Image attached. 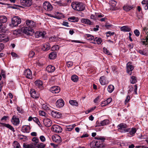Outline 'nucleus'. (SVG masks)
<instances>
[{
    "label": "nucleus",
    "mask_w": 148,
    "mask_h": 148,
    "mask_svg": "<svg viewBox=\"0 0 148 148\" xmlns=\"http://www.w3.org/2000/svg\"><path fill=\"white\" fill-rule=\"evenodd\" d=\"M32 141L34 142L35 143V144H34V145H35L39 142V140L37 137H34L32 139Z\"/></svg>",
    "instance_id": "obj_46"
},
{
    "label": "nucleus",
    "mask_w": 148,
    "mask_h": 148,
    "mask_svg": "<svg viewBox=\"0 0 148 148\" xmlns=\"http://www.w3.org/2000/svg\"><path fill=\"white\" fill-rule=\"evenodd\" d=\"M68 20L71 22H77L79 21V18L77 17L73 16L69 18Z\"/></svg>",
    "instance_id": "obj_22"
},
{
    "label": "nucleus",
    "mask_w": 148,
    "mask_h": 148,
    "mask_svg": "<svg viewBox=\"0 0 148 148\" xmlns=\"http://www.w3.org/2000/svg\"><path fill=\"white\" fill-rule=\"evenodd\" d=\"M131 83L134 84L137 82L136 77L134 76H132L131 77V79L130 80Z\"/></svg>",
    "instance_id": "obj_36"
},
{
    "label": "nucleus",
    "mask_w": 148,
    "mask_h": 148,
    "mask_svg": "<svg viewBox=\"0 0 148 148\" xmlns=\"http://www.w3.org/2000/svg\"><path fill=\"white\" fill-rule=\"evenodd\" d=\"M134 33L135 36L137 37L139 36L140 33L139 30L138 29H135L134 31Z\"/></svg>",
    "instance_id": "obj_52"
},
{
    "label": "nucleus",
    "mask_w": 148,
    "mask_h": 148,
    "mask_svg": "<svg viewBox=\"0 0 148 148\" xmlns=\"http://www.w3.org/2000/svg\"><path fill=\"white\" fill-rule=\"evenodd\" d=\"M50 48V46L49 43H46L44 44L42 48V49L44 51H47Z\"/></svg>",
    "instance_id": "obj_18"
},
{
    "label": "nucleus",
    "mask_w": 148,
    "mask_h": 148,
    "mask_svg": "<svg viewBox=\"0 0 148 148\" xmlns=\"http://www.w3.org/2000/svg\"><path fill=\"white\" fill-rule=\"evenodd\" d=\"M26 24L28 27L32 29L34 28L37 26V24L36 23L32 21H26Z\"/></svg>",
    "instance_id": "obj_7"
},
{
    "label": "nucleus",
    "mask_w": 148,
    "mask_h": 148,
    "mask_svg": "<svg viewBox=\"0 0 148 148\" xmlns=\"http://www.w3.org/2000/svg\"><path fill=\"white\" fill-rule=\"evenodd\" d=\"M43 122L45 126L49 127L51 125L52 122L50 119L45 118L43 119Z\"/></svg>",
    "instance_id": "obj_12"
},
{
    "label": "nucleus",
    "mask_w": 148,
    "mask_h": 148,
    "mask_svg": "<svg viewBox=\"0 0 148 148\" xmlns=\"http://www.w3.org/2000/svg\"><path fill=\"white\" fill-rule=\"evenodd\" d=\"M110 121L108 119H105L103 121H101L100 124L102 126L108 125Z\"/></svg>",
    "instance_id": "obj_29"
},
{
    "label": "nucleus",
    "mask_w": 148,
    "mask_h": 148,
    "mask_svg": "<svg viewBox=\"0 0 148 148\" xmlns=\"http://www.w3.org/2000/svg\"><path fill=\"white\" fill-rule=\"evenodd\" d=\"M64 105V102L62 99H60L57 101L56 103L57 106L59 108L62 107Z\"/></svg>",
    "instance_id": "obj_14"
},
{
    "label": "nucleus",
    "mask_w": 148,
    "mask_h": 148,
    "mask_svg": "<svg viewBox=\"0 0 148 148\" xmlns=\"http://www.w3.org/2000/svg\"><path fill=\"white\" fill-rule=\"evenodd\" d=\"M40 139L42 142H44L45 140V138L43 136H41L40 137Z\"/></svg>",
    "instance_id": "obj_60"
},
{
    "label": "nucleus",
    "mask_w": 148,
    "mask_h": 148,
    "mask_svg": "<svg viewBox=\"0 0 148 148\" xmlns=\"http://www.w3.org/2000/svg\"><path fill=\"white\" fill-rule=\"evenodd\" d=\"M94 41L96 42L98 44H100L102 41L101 38L97 37H96L94 39Z\"/></svg>",
    "instance_id": "obj_40"
},
{
    "label": "nucleus",
    "mask_w": 148,
    "mask_h": 148,
    "mask_svg": "<svg viewBox=\"0 0 148 148\" xmlns=\"http://www.w3.org/2000/svg\"><path fill=\"white\" fill-rule=\"evenodd\" d=\"M35 54V53L33 51H30L29 54V57L30 58H32L34 57Z\"/></svg>",
    "instance_id": "obj_50"
},
{
    "label": "nucleus",
    "mask_w": 148,
    "mask_h": 148,
    "mask_svg": "<svg viewBox=\"0 0 148 148\" xmlns=\"http://www.w3.org/2000/svg\"><path fill=\"white\" fill-rule=\"evenodd\" d=\"M14 144L15 145L14 146L16 148H21V147L19 143L17 141H14Z\"/></svg>",
    "instance_id": "obj_48"
},
{
    "label": "nucleus",
    "mask_w": 148,
    "mask_h": 148,
    "mask_svg": "<svg viewBox=\"0 0 148 148\" xmlns=\"http://www.w3.org/2000/svg\"><path fill=\"white\" fill-rule=\"evenodd\" d=\"M96 107H92L90 109L88 110L86 112V114H88L89 112L92 111L93 110H94L96 108Z\"/></svg>",
    "instance_id": "obj_53"
},
{
    "label": "nucleus",
    "mask_w": 148,
    "mask_h": 148,
    "mask_svg": "<svg viewBox=\"0 0 148 148\" xmlns=\"http://www.w3.org/2000/svg\"><path fill=\"white\" fill-rule=\"evenodd\" d=\"M148 41H147V40H146V41H145L143 40L142 39H141V42L142 43L143 45H147V44H148Z\"/></svg>",
    "instance_id": "obj_58"
},
{
    "label": "nucleus",
    "mask_w": 148,
    "mask_h": 148,
    "mask_svg": "<svg viewBox=\"0 0 148 148\" xmlns=\"http://www.w3.org/2000/svg\"><path fill=\"white\" fill-rule=\"evenodd\" d=\"M133 7L132 6L127 5H125L123 7V10L126 11H129Z\"/></svg>",
    "instance_id": "obj_32"
},
{
    "label": "nucleus",
    "mask_w": 148,
    "mask_h": 148,
    "mask_svg": "<svg viewBox=\"0 0 148 148\" xmlns=\"http://www.w3.org/2000/svg\"><path fill=\"white\" fill-rule=\"evenodd\" d=\"M114 89V86L112 85H109L108 87V90L109 92L111 93Z\"/></svg>",
    "instance_id": "obj_33"
},
{
    "label": "nucleus",
    "mask_w": 148,
    "mask_h": 148,
    "mask_svg": "<svg viewBox=\"0 0 148 148\" xmlns=\"http://www.w3.org/2000/svg\"><path fill=\"white\" fill-rule=\"evenodd\" d=\"M71 79L74 82H77L78 80V77L76 75H73L71 77Z\"/></svg>",
    "instance_id": "obj_31"
},
{
    "label": "nucleus",
    "mask_w": 148,
    "mask_h": 148,
    "mask_svg": "<svg viewBox=\"0 0 148 148\" xmlns=\"http://www.w3.org/2000/svg\"><path fill=\"white\" fill-rule=\"evenodd\" d=\"M134 68L131 64V63L129 62L127 64V73L131 75L132 73V71L133 70Z\"/></svg>",
    "instance_id": "obj_8"
},
{
    "label": "nucleus",
    "mask_w": 148,
    "mask_h": 148,
    "mask_svg": "<svg viewBox=\"0 0 148 148\" xmlns=\"http://www.w3.org/2000/svg\"><path fill=\"white\" fill-rule=\"evenodd\" d=\"M46 71L49 73L53 72L55 70V67L51 65H49L46 68Z\"/></svg>",
    "instance_id": "obj_16"
},
{
    "label": "nucleus",
    "mask_w": 148,
    "mask_h": 148,
    "mask_svg": "<svg viewBox=\"0 0 148 148\" xmlns=\"http://www.w3.org/2000/svg\"><path fill=\"white\" fill-rule=\"evenodd\" d=\"M7 21V18L4 16H2L0 17V22L2 23H5Z\"/></svg>",
    "instance_id": "obj_34"
},
{
    "label": "nucleus",
    "mask_w": 148,
    "mask_h": 148,
    "mask_svg": "<svg viewBox=\"0 0 148 148\" xmlns=\"http://www.w3.org/2000/svg\"><path fill=\"white\" fill-rule=\"evenodd\" d=\"M31 95L32 97L33 98H37L38 96L36 94V91L34 89H32L31 90Z\"/></svg>",
    "instance_id": "obj_24"
},
{
    "label": "nucleus",
    "mask_w": 148,
    "mask_h": 148,
    "mask_svg": "<svg viewBox=\"0 0 148 148\" xmlns=\"http://www.w3.org/2000/svg\"><path fill=\"white\" fill-rule=\"evenodd\" d=\"M43 7L46 10L50 11L53 9V7L51 4L48 2L45 1L43 4Z\"/></svg>",
    "instance_id": "obj_4"
},
{
    "label": "nucleus",
    "mask_w": 148,
    "mask_h": 148,
    "mask_svg": "<svg viewBox=\"0 0 148 148\" xmlns=\"http://www.w3.org/2000/svg\"><path fill=\"white\" fill-rule=\"evenodd\" d=\"M60 88L58 86H56L51 87L50 89V90L52 93H57L60 91Z\"/></svg>",
    "instance_id": "obj_9"
},
{
    "label": "nucleus",
    "mask_w": 148,
    "mask_h": 148,
    "mask_svg": "<svg viewBox=\"0 0 148 148\" xmlns=\"http://www.w3.org/2000/svg\"><path fill=\"white\" fill-rule=\"evenodd\" d=\"M118 130L119 131L121 132H127L129 131V129L127 128V127L125 128H118Z\"/></svg>",
    "instance_id": "obj_37"
},
{
    "label": "nucleus",
    "mask_w": 148,
    "mask_h": 148,
    "mask_svg": "<svg viewBox=\"0 0 148 148\" xmlns=\"http://www.w3.org/2000/svg\"><path fill=\"white\" fill-rule=\"evenodd\" d=\"M66 65L68 67H70L73 65V62L71 61H68L67 62Z\"/></svg>",
    "instance_id": "obj_54"
},
{
    "label": "nucleus",
    "mask_w": 148,
    "mask_h": 148,
    "mask_svg": "<svg viewBox=\"0 0 148 148\" xmlns=\"http://www.w3.org/2000/svg\"><path fill=\"white\" fill-rule=\"evenodd\" d=\"M99 81L101 84L103 85L107 84L108 82L106 80V78L103 76H101L99 79Z\"/></svg>",
    "instance_id": "obj_13"
},
{
    "label": "nucleus",
    "mask_w": 148,
    "mask_h": 148,
    "mask_svg": "<svg viewBox=\"0 0 148 148\" xmlns=\"http://www.w3.org/2000/svg\"><path fill=\"white\" fill-rule=\"evenodd\" d=\"M21 31L23 33L27 35H30L31 33L33 32V29L28 27H24L21 29Z\"/></svg>",
    "instance_id": "obj_3"
},
{
    "label": "nucleus",
    "mask_w": 148,
    "mask_h": 148,
    "mask_svg": "<svg viewBox=\"0 0 148 148\" xmlns=\"http://www.w3.org/2000/svg\"><path fill=\"white\" fill-rule=\"evenodd\" d=\"M56 52L55 51L53 52L50 53L49 55V58L51 59H54L56 57Z\"/></svg>",
    "instance_id": "obj_25"
},
{
    "label": "nucleus",
    "mask_w": 148,
    "mask_h": 148,
    "mask_svg": "<svg viewBox=\"0 0 148 148\" xmlns=\"http://www.w3.org/2000/svg\"><path fill=\"white\" fill-rule=\"evenodd\" d=\"M130 97L129 95H127V96L126 98V99L125 100V103L126 104V103H128L129 101L130 100Z\"/></svg>",
    "instance_id": "obj_62"
},
{
    "label": "nucleus",
    "mask_w": 148,
    "mask_h": 148,
    "mask_svg": "<svg viewBox=\"0 0 148 148\" xmlns=\"http://www.w3.org/2000/svg\"><path fill=\"white\" fill-rule=\"evenodd\" d=\"M114 34V32H108L106 33V36L107 37H109L113 35Z\"/></svg>",
    "instance_id": "obj_56"
},
{
    "label": "nucleus",
    "mask_w": 148,
    "mask_h": 148,
    "mask_svg": "<svg viewBox=\"0 0 148 148\" xmlns=\"http://www.w3.org/2000/svg\"><path fill=\"white\" fill-rule=\"evenodd\" d=\"M59 49V47L58 45L53 46L51 48V49L53 51L58 50Z\"/></svg>",
    "instance_id": "obj_55"
},
{
    "label": "nucleus",
    "mask_w": 148,
    "mask_h": 148,
    "mask_svg": "<svg viewBox=\"0 0 148 148\" xmlns=\"http://www.w3.org/2000/svg\"><path fill=\"white\" fill-rule=\"evenodd\" d=\"M96 16L99 18H101L104 16V15L103 14L99 13L96 14Z\"/></svg>",
    "instance_id": "obj_61"
},
{
    "label": "nucleus",
    "mask_w": 148,
    "mask_h": 148,
    "mask_svg": "<svg viewBox=\"0 0 148 148\" xmlns=\"http://www.w3.org/2000/svg\"><path fill=\"white\" fill-rule=\"evenodd\" d=\"M0 32H5V28L3 27L1 25H0Z\"/></svg>",
    "instance_id": "obj_57"
},
{
    "label": "nucleus",
    "mask_w": 148,
    "mask_h": 148,
    "mask_svg": "<svg viewBox=\"0 0 148 148\" xmlns=\"http://www.w3.org/2000/svg\"><path fill=\"white\" fill-rule=\"evenodd\" d=\"M21 18L17 16H14L12 18V24L14 27L17 26L18 25L21 23Z\"/></svg>",
    "instance_id": "obj_2"
},
{
    "label": "nucleus",
    "mask_w": 148,
    "mask_h": 148,
    "mask_svg": "<svg viewBox=\"0 0 148 148\" xmlns=\"http://www.w3.org/2000/svg\"><path fill=\"white\" fill-rule=\"evenodd\" d=\"M45 145L43 143H41L37 145L36 147L38 148H44L45 147Z\"/></svg>",
    "instance_id": "obj_42"
},
{
    "label": "nucleus",
    "mask_w": 148,
    "mask_h": 148,
    "mask_svg": "<svg viewBox=\"0 0 148 148\" xmlns=\"http://www.w3.org/2000/svg\"><path fill=\"white\" fill-rule=\"evenodd\" d=\"M39 113L40 115L42 116H44L46 117L47 115V114H46V113L43 111H39Z\"/></svg>",
    "instance_id": "obj_47"
},
{
    "label": "nucleus",
    "mask_w": 148,
    "mask_h": 148,
    "mask_svg": "<svg viewBox=\"0 0 148 148\" xmlns=\"http://www.w3.org/2000/svg\"><path fill=\"white\" fill-rule=\"evenodd\" d=\"M5 35L4 34H0V42L3 41H8V39H6L5 38Z\"/></svg>",
    "instance_id": "obj_28"
},
{
    "label": "nucleus",
    "mask_w": 148,
    "mask_h": 148,
    "mask_svg": "<svg viewBox=\"0 0 148 148\" xmlns=\"http://www.w3.org/2000/svg\"><path fill=\"white\" fill-rule=\"evenodd\" d=\"M69 103L71 105L73 106H78L77 102L75 100H70L69 101Z\"/></svg>",
    "instance_id": "obj_35"
},
{
    "label": "nucleus",
    "mask_w": 148,
    "mask_h": 148,
    "mask_svg": "<svg viewBox=\"0 0 148 148\" xmlns=\"http://www.w3.org/2000/svg\"><path fill=\"white\" fill-rule=\"evenodd\" d=\"M101 142L100 140L96 141L95 142V145L94 146L93 148H95V147H99L100 146L101 144Z\"/></svg>",
    "instance_id": "obj_38"
},
{
    "label": "nucleus",
    "mask_w": 148,
    "mask_h": 148,
    "mask_svg": "<svg viewBox=\"0 0 148 148\" xmlns=\"http://www.w3.org/2000/svg\"><path fill=\"white\" fill-rule=\"evenodd\" d=\"M75 126L76 125L75 124H73L71 125L67 126L66 130V131H71Z\"/></svg>",
    "instance_id": "obj_27"
},
{
    "label": "nucleus",
    "mask_w": 148,
    "mask_h": 148,
    "mask_svg": "<svg viewBox=\"0 0 148 148\" xmlns=\"http://www.w3.org/2000/svg\"><path fill=\"white\" fill-rule=\"evenodd\" d=\"M30 130V127L29 126H24L22 127L23 132L25 133H29Z\"/></svg>",
    "instance_id": "obj_26"
},
{
    "label": "nucleus",
    "mask_w": 148,
    "mask_h": 148,
    "mask_svg": "<svg viewBox=\"0 0 148 148\" xmlns=\"http://www.w3.org/2000/svg\"><path fill=\"white\" fill-rule=\"evenodd\" d=\"M24 75L28 79L32 78V73L31 71L29 69H26L24 72Z\"/></svg>",
    "instance_id": "obj_11"
},
{
    "label": "nucleus",
    "mask_w": 148,
    "mask_h": 148,
    "mask_svg": "<svg viewBox=\"0 0 148 148\" xmlns=\"http://www.w3.org/2000/svg\"><path fill=\"white\" fill-rule=\"evenodd\" d=\"M34 84L36 87L40 88L42 86L43 83L42 81L39 80H36L34 82Z\"/></svg>",
    "instance_id": "obj_20"
},
{
    "label": "nucleus",
    "mask_w": 148,
    "mask_h": 148,
    "mask_svg": "<svg viewBox=\"0 0 148 148\" xmlns=\"http://www.w3.org/2000/svg\"><path fill=\"white\" fill-rule=\"evenodd\" d=\"M82 23H85L87 25H92L93 24V22H91L89 19L86 18H82L81 20Z\"/></svg>",
    "instance_id": "obj_15"
},
{
    "label": "nucleus",
    "mask_w": 148,
    "mask_h": 148,
    "mask_svg": "<svg viewBox=\"0 0 148 148\" xmlns=\"http://www.w3.org/2000/svg\"><path fill=\"white\" fill-rule=\"evenodd\" d=\"M45 34H46V33L44 31H39L37 32L36 34V35L38 36V37H41L42 38H43Z\"/></svg>",
    "instance_id": "obj_23"
},
{
    "label": "nucleus",
    "mask_w": 148,
    "mask_h": 148,
    "mask_svg": "<svg viewBox=\"0 0 148 148\" xmlns=\"http://www.w3.org/2000/svg\"><path fill=\"white\" fill-rule=\"evenodd\" d=\"M20 3L21 4L25 7H29L32 4V0H21Z\"/></svg>",
    "instance_id": "obj_6"
},
{
    "label": "nucleus",
    "mask_w": 148,
    "mask_h": 148,
    "mask_svg": "<svg viewBox=\"0 0 148 148\" xmlns=\"http://www.w3.org/2000/svg\"><path fill=\"white\" fill-rule=\"evenodd\" d=\"M103 52L106 54L109 55H111V53L105 47H103Z\"/></svg>",
    "instance_id": "obj_45"
},
{
    "label": "nucleus",
    "mask_w": 148,
    "mask_h": 148,
    "mask_svg": "<svg viewBox=\"0 0 148 148\" xmlns=\"http://www.w3.org/2000/svg\"><path fill=\"white\" fill-rule=\"evenodd\" d=\"M136 129L135 128H132L130 131V134L131 135H133L136 132Z\"/></svg>",
    "instance_id": "obj_44"
},
{
    "label": "nucleus",
    "mask_w": 148,
    "mask_h": 148,
    "mask_svg": "<svg viewBox=\"0 0 148 148\" xmlns=\"http://www.w3.org/2000/svg\"><path fill=\"white\" fill-rule=\"evenodd\" d=\"M42 108L44 110L47 111H49L50 108L49 106L46 104H44L42 106Z\"/></svg>",
    "instance_id": "obj_30"
},
{
    "label": "nucleus",
    "mask_w": 148,
    "mask_h": 148,
    "mask_svg": "<svg viewBox=\"0 0 148 148\" xmlns=\"http://www.w3.org/2000/svg\"><path fill=\"white\" fill-rule=\"evenodd\" d=\"M86 39L89 40H91L94 39V37L90 34H86Z\"/></svg>",
    "instance_id": "obj_41"
},
{
    "label": "nucleus",
    "mask_w": 148,
    "mask_h": 148,
    "mask_svg": "<svg viewBox=\"0 0 148 148\" xmlns=\"http://www.w3.org/2000/svg\"><path fill=\"white\" fill-rule=\"evenodd\" d=\"M142 4L145 10L148 9V0H143L142 2Z\"/></svg>",
    "instance_id": "obj_21"
},
{
    "label": "nucleus",
    "mask_w": 148,
    "mask_h": 148,
    "mask_svg": "<svg viewBox=\"0 0 148 148\" xmlns=\"http://www.w3.org/2000/svg\"><path fill=\"white\" fill-rule=\"evenodd\" d=\"M121 31L125 32H129L130 31L131 29L128 26H124L121 27L120 28Z\"/></svg>",
    "instance_id": "obj_19"
},
{
    "label": "nucleus",
    "mask_w": 148,
    "mask_h": 148,
    "mask_svg": "<svg viewBox=\"0 0 148 148\" xmlns=\"http://www.w3.org/2000/svg\"><path fill=\"white\" fill-rule=\"evenodd\" d=\"M23 147L24 148H36L33 145H27L24 144H23Z\"/></svg>",
    "instance_id": "obj_49"
},
{
    "label": "nucleus",
    "mask_w": 148,
    "mask_h": 148,
    "mask_svg": "<svg viewBox=\"0 0 148 148\" xmlns=\"http://www.w3.org/2000/svg\"><path fill=\"white\" fill-rule=\"evenodd\" d=\"M51 115L53 117L56 118V114H58V112L55 110H50Z\"/></svg>",
    "instance_id": "obj_39"
},
{
    "label": "nucleus",
    "mask_w": 148,
    "mask_h": 148,
    "mask_svg": "<svg viewBox=\"0 0 148 148\" xmlns=\"http://www.w3.org/2000/svg\"><path fill=\"white\" fill-rule=\"evenodd\" d=\"M108 104L107 103V101H104L102 102L101 103V107H103L105 106L106 105H107Z\"/></svg>",
    "instance_id": "obj_59"
},
{
    "label": "nucleus",
    "mask_w": 148,
    "mask_h": 148,
    "mask_svg": "<svg viewBox=\"0 0 148 148\" xmlns=\"http://www.w3.org/2000/svg\"><path fill=\"white\" fill-rule=\"evenodd\" d=\"M11 122L14 125H17L19 124L20 121L18 118L16 117V116L14 115L11 119Z\"/></svg>",
    "instance_id": "obj_10"
},
{
    "label": "nucleus",
    "mask_w": 148,
    "mask_h": 148,
    "mask_svg": "<svg viewBox=\"0 0 148 148\" xmlns=\"http://www.w3.org/2000/svg\"><path fill=\"white\" fill-rule=\"evenodd\" d=\"M143 30L146 33V34H147V33H148V28L144 27L143 28Z\"/></svg>",
    "instance_id": "obj_64"
},
{
    "label": "nucleus",
    "mask_w": 148,
    "mask_h": 148,
    "mask_svg": "<svg viewBox=\"0 0 148 148\" xmlns=\"http://www.w3.org/2000/svg\"><path fill=\"white\" fill-rule=\"evenodd\" d=\"M71 6L74 10L77 11H82L85 9V5L79 2H73L71 3Z\"/></svg>",
    "instance_id": "obj_1"
},
{
    "label": "nucleus",
    "mask_w": 148,
    "mask_h": 148,
    "mask_svg": "<svg viewBox=\"0 0 148 148\" xmlns=\"http://www.w3.org/2000/svg\"><path fill=\"white\" fill-rule=\"evenodd\" d=\"M55 3L60 6H63L64 5V3H62V1H56Z\"/></svg>",
    "instance_id": "obj_51"
},
{
    "label": "nucleus",
    "mask_w": 148,
    "mask_h": 148,
    "mask_svg": "<svg viewBox=\"0 0 148 148\" xmlns=\"http://www.w3.org/2000/svg\"><path fill=\"white\" fill-rule=\"evenodd\" d=\"M17 111L20 113H23V110L20 107H18L17 108Z\"/></svg>",
    "instance_id": "obj_63"
},
{
    "label": "nucleus",
    "mask_w": 148,
    "mask_h": 148,
    "mask_svg": "<svg viewBox=\"0 0 148 148\" xmlns=\"http://www.w3.org/2000/svg\"><path fill=\"white\" fill-rule=\"evenodd\" d=\"M118 128H125L127 127V125L125 124L121 123L118 126Z\"/></svg>",
    "instance_id": "obj_43"
},
{
    "label": "nucleus",
    "mask_w": 148,
    "mask_h": 148,
    "mask_svg": "<svg viewBox=\"0 0 148 148\" xmlns=\"http://www.w3.org/2000/svg\"><path fill=\"white\" fill-rule=\"evenodd\" d=\"M1 124L3 126L6 127L9 129L13 132H15V130L14 127L10 124H6L3 123H1Z\"/></svg>",
    "instance_id": "obj_17"
},
{
    "label": "nucleus",
    "mask_w": 148,
    "mask_h": 148,
    "mask_svg": "<svg viewBox=\"0 0 148 148\" xmlns=\"http://www.w3.org/2000/svg\"><path fill=\"white\" fill-rule=\"evenodd\" d=\"M52 131L57 133L61 132L62 131V128L57 125H53L51 129Z\"/></svg>",
    "instance_id": "obj_5"
}]
</instances>
